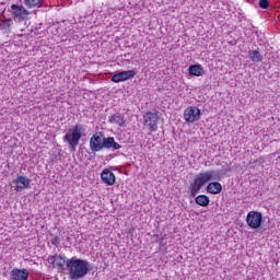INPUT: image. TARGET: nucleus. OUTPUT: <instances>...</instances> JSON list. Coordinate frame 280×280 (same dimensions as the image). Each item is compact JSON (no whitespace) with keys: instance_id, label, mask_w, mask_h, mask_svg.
Segmentation results:
<instances>
[{"instance_id":"f257e3e1","label":"nucleus","mask_w":280,"mask_h":280,"mask_svg":"<svg viewBox=\"0 0 280 280\" xmlns=\"http://www.w3.org/2000/svg\"><path fill=\"white\" fill-rule=\"evenodd\" d=\"M121 150V144L115 141L114 137H104L102 131L95 132L90 139V150L102 152V150Z\"/></svg>"},{"instance_id":"2eb2a0df","label":"nucleus","mask_w":280,"mask_h":280,"mask_svg":"<svg viewBox=\"0 0 280 280\" xmlns=\"http://www.w3.org/2000/svg\"><path fill=\"white\" fill-rule=\"evenodd\" d=\"M206 190L208 194H212L214 196L222 194V184L220 182H210L207 185Z\"/></svg>"},{"instance_id":"4468645a","label":"nucleus","mask_w":280,"mask_h":280,"mask_svg":"<svg viewBox=\"0 0 280 280\" xmlns=\"http://www.w3.org/2000/svg\"><path fill=\"white\" fill-rule=\"evenodd\" d=\"M108 122L115 124L116 126H119V128H124V126H126V117H124L122 114L117 113L109 116Z\"/></svg>"},{"instance_id":"423d86ee","label":"nucleus","mask_w":280,"mask_h":280,"mask_svg":"<svg viewBox=\"0 0 280 280\" xmlns=\"http://www.w3.org/2000/svg\"><path fill=\"white\" fill-rule=\"evenodd\" d=\"M202 113L200 112V108L196 106H188L184 110V120L186 124H194L195 121L200 120V116Z\"/></svg>"},{"instance_id":"0eeeda50","label":"nucleus","mask_w":280,"mask_h":280,"mask_svg":"<svg viewBox=\"0 0 280 280\" xmlns=\"http://www.w3.org/2000/svg\"><path fill=\"white\" fill-rule=\"evenodd\" d=\"M246 222L249 229H259L264 222V217L261 212L253 210L247 213Z\"/></svg>"},{"instance_id":"4be33fe9","label":"nucleus","mask_w":280,"mask_h":280,"mask_svg":"<svg viewBox=\"0 0 280 280\" xmlns=\"http://www.w3.org/2000/svg\"><path fill=\"white\" fill-rule=\"evenodd\" d=\"M51 244L52 246H60V237L55 236L54 238H51Z\"/></svg>"},{"instance_id":"20e7f679","label":"nucleus","mask_w":280,"mask_h":280,"mask_svg":"<svg viewBox=\"0 0 280 280\" xmlns=\"http://www.w3.org/2000/svg\"><path fill=\"white\" fill-rule=\"evenodd\" d=\"M80 139H82V126L80 125H75L72 129H69L63 137V141L69 144L71 152H75L80 144Z\"/></svg>"},{"instance_id":"a211bd4d","label":"nucleus","mask_w":280,"mask_h":280,"mask_svg":"<svg viewBox=\"0 0 280 280\" xmlns=\"http://www.w3.org/2000/svg\"><path fill=\"white\" fill-rule=\"evenodd\" d=\"M248 57L252 62H261L262 60L261 52H259V50H249Z\"/></svg>"},{"instance_id":"412c9836","label":"nucleus","mask_w":280,"mask_h":280,"mask_svg":"<svg viewBox=\"0 0 280 280\" xmlns=\"http://www.w3.org/2000/svg\"><path fill=\"white\" fill-rule=\"evenodd\" d=\"M259 8H261V10H268L270 2L268 0H259Z\"/></svg>"},{"instance_id":"1a4fd4ad","label":"nucleus","mask_w":280,"mask_h":280,"mask_svg":"<svg viewBox=\"0 0 280 280\" xmlns=\"http://www.w3.org/2000/svg\"><path fill=\"white\" fill-rule=\"evenodd\" d=\"M48 262L52 268H56L57 270H65V266H67V259L62 255L55 254L52 256L48 257Z\"/></svg>"},{"instance_id":"f3484780","label":"nucleus","mask_w":280,"mask_h":280,"mask_svg":"<svg viewBox=\"0 0 280 280\" xmlns=\"http://www.w3.org/2000/svg\"><path fill=\"white\" fill-rule=\"evenodd\" d=\"M195 202L199 207H209L211 199H209V196H207V195H199L195 198Z\"/></svg>"},{"instance_id":"ddd939ff","label":"nucleus","mask_w":280,"mask_h":280,"mask_svg":"<svg viewBox=\"0 0 280 280\" xmlns=\"http://www.w3.org/2000/svg\"><path fill=\"white\" fill-rule=\"evenodd\" d=\"M11 279L12 280H27V279H30V271L26 268H23V269L13 268L11 270Z\"/></svg>"},{"instance_id":"6e6552de","label":"nucleus","mask_w":280,"mask_h":280,"mask_svg":"<svg viewBox=\"0 0 280 280\" xmlns=\"http://www.w3.org/2000/svg\"><path fill=\"white\" fill-rule=\"evenodd\" d=\"M137 75V70H127V71H120L118 73H115L110 81L115 84H119V82H126L128 80H132Z\"/></svg>"},{"instance_id":"7ed1b4c3","label":"nucleus","mask_w":280,"mask_h":280,"mask_svg":"<svg viewBox=\"0 0 280 280\" xmlns=\"http://www.w3.org/2000/svg\"><path fill=\"white\" fill-rule=\"evenodd\" d=\"M215 174V171H207L203 173L197 174L194 182L190 184V196L196 197L198 191L209 183V180H215V177L213 176Z\"/></svg>"},{"instance_id":"39448f33","label":"nucleus","mask_w":280,"mask_h":280,"mask_svg":"<svg viewBox=\"0 0 280 280\" xmlns=\"http://www.w3.org/2000/svg\"><path fill=\"white\" fill-rule=\"evenodd\" d=\"M159 121H161V112L152 109L143 115V126H145L150 132H156L159 130Z\"/></svg>"},{"instance_id":"aec40b11","label":"nucleus","mask_w":280,"mask_h":280,"mask_svg":"<svg viewBox=\"0 0 280 280\" xmlns=\"http://www.w3.org/2000/svg\"><path fill=\"white\" fill-rule=\"evenodd\" d=\"M10 27H12V20H2L0 24V30L3 32H10Z\"/></svg>"},{"instance_id":"9b49d317","label":"nucleus","mask_w":280,"mask_h":280,"mask_svg":"<svg viewBox=\"0 0 280 280\" xmlns=\"http://www.w3.org/2000/svg\"><path fill=\"white\" fill-rule=\"evenodd\" d=\"M11 10H13V18H15L16 21H25L27 16H30V11L23 5L12 4Z\"/></svg>"},{"instance_id":"f03ea898","label":"nucleus","mask_w":280,"mask_h":280,"mask_svg":"<svg viewBox=\"0 0 280 280\" xmlns=\"http://www.w3.org/2000/svg\"><path fill=\"white\" fill-rule=\"evenodd\" d=\"M70 279H82L89 275V261L72 257L67 260Z\"/></svg>"},{"instance_id":"6ab92c4d","label":"nucleus","mask_w":280,"mask_h":280,"mask_svg":"<svg viewBox=\"0 0 280 280\" xmlns=\"http://www.w3.org/2000/svg\"><path fill=\"white\" fill-rule=\"evenodd\" d=\"M24 5H26V8H40L42 5V0H24Z\"/></svg>"},{"instance_id":"9d476101","label":"nucleus","mask_w":280,"mask_h":280,"mask_svg":"<svg viewBox=\"0 0 280 280\" xmlns=\"http://www.w3.org/2000/svg\"><path fill=\"white\" fill-rule=\"evenodd\" d=\"M13 183L15 184V191H23V189H30V185H32V179L27 176L19 175Z\"/></svg>"},{"instance_id":"f8f14e48","label":"nucleus","mask_w":280,"mask_h":280,"mask_svg":"<svg viewBox=\"0 0 280 280\" xmlns=\"http://www.w3.org/2000/svg\"><path fill=\"white\" fill-rule=\"evenodd\" d=\"M101 179L107 186H113L117 182V177L115 176V173H113V171H110L109 168H104L102 171Z\"/></svg>"},{"instance_id":"dca6fc26","label":"nucleus","mask_w":280,"mask_h":280,"mask_svg":"<svg viewBox=\"0 0 280 280\" xmlns=\"http://www.w3.org/2000/svg\"><path fill=\"white\" fill-rule=\"evenodd\" d=\"M188 73L195 75V78H200V75H205V68L200 63L191 65L188 68Z\"/></svg>"}]
</instances>
